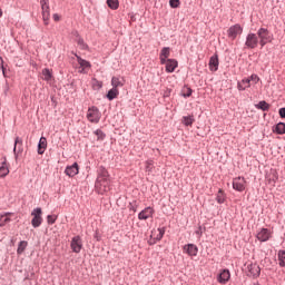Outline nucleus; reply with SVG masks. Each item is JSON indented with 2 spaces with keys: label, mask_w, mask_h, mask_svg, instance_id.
Segmentation results:
<instances>
[{
  "label": "nucleus",
  "mask_w": 285,
  "mask_h": 285,
  "mask_svg": "<svg viewBox=\"0 0 285 285\" xmlns=\"http://www.w3.org/2000/svg\"><path fill=\"white\" fill-rule=\"evenodd\" d=\"M95 186L97 193L100 195L110 191V174H108V170L105 167L99 168Z\"/></svg>",
  "instance_id": "f257e3e1"
},
{
  "label": "nucleus",
  "mask_w": 285,
  "mask_h": 285,
  "mask_svg": "<svg viewBox=\"0 0 285 285\" xmlns=\"http://www.w3.org/2000/svg\"><path fill=\"white\" fill-rule=\"evenodd\" d=\"M256 36L258 37L261 48H264L266 43H273V33H271V31H268L266 28L258 29Z\"/></svg>",
  "instance_id": "f03ea898"
},
{
  "label": "nucleus",
  "mask_w": 285,
  "mask_h": 285,
  "mask_svg": "<svg viewBox=\"0 0 285 285\" xmlns=\"http://www.w3.org/2000/svg\"><path fill=\"white\" fill-rule=\"evenodd\" d=\"M41 215H43V212L41 210V207H37L31 212V226H33V228H39V226H41V224L43 223V217H41Z\"/></svg>",
  "instance_id": "7ed1b4c3"
},
{
  "label": "nucleus",
  "mask_w": 285,
  "mask_h": 285,
  "mask_svg": "<svg viewBox=\"0 0 285 285\" xmlns=\"http://www.w3.org/2000/svg\"><path fill=\"white\" fill-rule=\"evenodd\" d=\"M87 119L91 124H99V119H101V114L99 112V109L96 107H91L87 111Z\"/></svg>",
  "instance_id": "20e7f679"
},
{
  "label": "nucleus",
  "mask_w": 285,
  "mask_h": 285,
  "mask_svg": "<svg viewBox=\"0 0 285 285\" xmlns=\"http://www.w3.org/2000/svg\"><path fill=\"white\" fill-rule=\"evenodd\" d=\"M246 48H250L254 50V48H257L259 46V38L257 33H248L245 41Z\"/></svg>",
  "instance_id": "39448f33"
},
{
  "label": "nucleus",
  "mask_w": 285,
  "mask_h": 285,
  "mask_svg": "<svg viewBox=\"0 0 285 285\" xmlns=\"http://www.w3.org/2000/svg\"><path fill=\"white\" fill-rule=\"evenodd\" d=\"M273 237V230L268 228H261L256 234L258 242H268Z\"/></svg>",
  "instance_id": "423d86ee"
},
{
  "label": "nucleus",
  "mask_w": 285,
  "mask_h": 285,
  "mask_svg": "<svg viewBox=\"0 0 285 285\" xmlns=\"http://www.w3.org/2000/svg\"><path fill=\"white\" fill-rule=\"evenodd\" d=\"M244 32V29L242 28L240 24H234L227 30V37L235 41L237 39L238 35H242Z\"/></svg>",
  "instance_id": "0eeeda50"
},
{
  "label": "nucleus",
  "mask_w": 285,
  "mask_h": 285,
  "mask_svg": "<svg viewBox=\"0 0 285 285\" xmlns=\"http://www.w3.org/2000/svg\"><path fill=\"white\" fill-rule=\"evenodd\" d=\"M233 188L238 193H244V190H246V179L244 177L234 178Z\"/></svg>",
  "instance_id": "6e6552de"
},
{
  "label": "nucleus",
  "mask_w": 285,
  "mask_h": 285,
  "mask_svg": "<svg viewBox=\"0 0 285 285\" xmlns=\"http://www.w3.org/2000/svg\"><path fill=\"white\" fill-rule=\"evenodd\" d=\"M70 248L73 253H81V249L83 248V242L81 240V236H75L71 239Z\"/></svg>",
  "instance_id": "1a4fd4ad"
},
{
  "label": "nucleus",
  "mask_w": 285,
  "mask_h": 285,
  "mask_svg": "<svg viewBox=\"0 0 285 285\" xmlns=\"http://www.w3.org/2000/svg\"><path fill=\"white\" fill-rule=\"evenodd\" d=\"M166 234V228H158V229H154L151 230V239L150 244H156L157 242H161L164 235Z\"/></svg>",
  "instance_id": "9d476101"
},
{
  "label": "nucleus",
  "mask_w": 285,
  "mask_h": 285,
  "mask_svg": "<svg viewBox=\"0 0 285 285\" xmlns=\"http://www.w3.org/2000/svg\"><path fill=\"white\" fill-rule=\"evenodd\" d=\"M246 273L249 277H259L262 269L259 268V265L250 263L246 267Z\"/></svg>",
  "instance_id": "9b49d317"
},
{
  "label": "nucleus",
  "mask_w": 285,
  "mask_h": 285,
  "mask_svg": "<svg viewBox=\"0 0 285 285\" xmlns=\"http://www.w3.org/2000/svg\"><path fill=\"white\" fill-rule=\"evenodd\" d=\"M184 253H187L189 257H197V253H199V248L195 244H187L183 247Z\"/></svg>",
  "instance_id": "f8f14e48"
},
{
  "label": "nucleus",
  "mask_w": 285,
  "mask_h": 285,
  "mask_svg": "<svg viewBox=\"0 0 285 285\" xmlns=\"http://www.w3.org/2000/svg\"><path fill=\"white\" fill-rule=\"evenodd\" d=\"M153 215H155V209H153V207H146L138 214V219L140 220L150 219Z\"/></svg>",
  "instance_id": "ddd939ff"
},
{
  "label": "nucleus",
  "mask_w": 285,
  "mask_h": 285,
  "mask_svg": "<svg viewBox=\"0 0 285 285\" xmlns=\"http://www.w3.org/2000/svg\"><path fill=\"white\" fill-rule=\"evenodd\" d=\"M77 61L81 68V70L79 72H81L82 75H86L88 73V71L90 70L91 68V65L89 61L87 60H83L81 57H77Z\"/></svg>",
  "instance_id": "4468645a"
},
{
  "label": "nucleus",
  "mask_w": 285,
  "mask_h": 285,
  "mask_svg": "<svg viewBox=\"0 0 285 285\" xmlns=\"http://www.w3.org/2000/svg\"><path fill=\"white\" fill-rule=\"evenodd\" d=\"M65 174L68 177H75L76 175H79V164L73 163L71 166H67Z\"/></svg>",
  "instance_id": "2eb2a0df"
},
{
  "label": "nucleus",
  "mask_w": 285,
  "mask_h": 285,
  "mask_svg": "<svg viewBox=\"0 0 285 285\" xmlns=\"http://www.w3.org/2000/svg\"><path fill=\"white\" fill-rule=\"evenodd\" d=\"M13 153H14L16 159L19 153H23V139H21L20 137H16L14 139Z\"/></svg>",
  "instance_id": "dca6fc26"
},
{
  "label": "nucleus",
  "mask_w": 285,
  "mask_h": 285,
  "mask_svg": "<svg viewBox=\"0 0 285 285\" xmlns=\"http://www.w3.org/2000/svg\"><path fill=\"white\" fill-rule=\"evenodd\" d=\"M219 68V58L217 56H212L209 59V70L212 72H217Z\"/></svg>",
  "instance_id": "f3484780"
},
{
  "label": "nucleus",
  "mask_w": 285,
  "mask_h": 285,
  "mask_svg": "<svg viewBox=\"0 0 285 285\" xmlns=\"http://www.w3.org/2000/svg\"><path fill=\"white\" fill-rule=\"evenodd\" d=\"M168 57H170V49L168 47H164L160 51L159 59L160 63L164 66L166 61H168Z\"/></svg>",
  "instance_id": "a211bd4d"
},
{
  "label": "nucleus",
  "mask_w": 285,
  "mask_h": 285,
  "mask_svg": "<svg viewBox=\"0 0 285 285\" xmlns=\"http://www.w3.org/2000/svg\"><path fill=\"white\" fill-rule=\"evenodd\" d=\"M48 148V140L46 137H41L38 144V155H43Z\"/></svg>",
  "instance_id": "6ab92c4d"
},
{
  "label": "nucleus",
  "mask_w": 285,
  "mask_h": 285,
  "mask_svg": "<svg viewBox=\"0 0 285 285\" xmlns=\"http://www.w3.org/2000/svg\"><path fill=\"white\" fill-rule=\"evenodd\" d=\"M165 65H166V72H175V69L178 66L177 60L175 59H167Z\"/></svg>",
  "instance_id": "aec40b11"
},
{
  "label": "nucleus",
  "mask_w": 285,
  "mask_h": 285,
  "mask_svg": "<svg viewBox=\"0 0 285 285\" xmlns=\"http://www.w3.org/2000/svg\"><path fill=\"white\" fill-rule=\"evenodd\" d=\"M250 86H253V83H250V79H248V78H244L243 80L238 81V83H237V88L240 91H244L247 88H250Z\"/></svg>",
  "instance_id": "412c9836"
},
{
  "label": "nucleus",
  "mask_w": 285,
  "mask_h": 285,
  "mask_svg": "<svg viewBox=\"0 0 285 285\" xmlns=\"http://www.w3.org/2000/svg\"><path fill=\"white\" fill-rule=\"evenodd\" d=\"M230 279V272L228 269H224L219 276H218V282L219 284H226Z\"/></svg>",
  "instance_id": "4be33fe9"
},
{
  "label": "nucleus",
  "mask_w": 285,
  "mask_h": 285,
  "mask_svg": "<svg viewBox=\"0 0 285 285\" xmlns=\"http://www.w3.org/2000/svg\"><path fill=\"white\" fill-rule=\"evenodd\" d=\"M124 83H126V80H124V78H119V77H112L111 78V86L112 88H124Z\"/></svg>",
  "instance_id": "5701e85b"
},
{
  "label": "nucleus",
  "mask_w": 285,
  "mask_h": 285,
  "mask_svg": "<svg viewBox=\"0 0 285 285\" xmlns=\"http://www.w3.org/2000/svg\"><path fill=\"white\" fill-rule=\"evenodd\" d=\"M42 8V19L45 22V26H48L49 21H50V7L47 6V8L41 7Z\"/></svg>",
  "instance_id": "b1692460"
},
{
  "label": "nucleus",
  "mask_w": 285,
  "mask_h": 285,
  "mask_svg": "<svg viewBox=\"0 0 285 285\" xmlns=\"http://www.w3.org/2000/svg\"><path fill=\"white\" fill-rule=\"evenodd\" d=\"M12 213L0 214V227L10 224V216Z\"/></svg>",
  "instance_id": "393cba45"
},
{
  "label": "nucleus",
  "mask_w": 285,
  "mask_h": 285,
  "mask_svg": "<svg viewBox=\"0 0 285 285\" xmlns=\"http://www.w3.org/2000/svg\"><path fill=\"white\" fill-rule=\"evenodd\" d=\"M117 97H119V89L111 88L107 94V99H109V101L117 99Z\"/></svg>",
  "instance_id": "a878e982"
},
{
  "label": "nucleus",
  "mask_w": 285,
  "mask_h": 285,
  "mask_svg": "<svg viewBox=\"0 0 285 285\" xmlns=\"http://www.w3.org/2000/svg\"><path fill=\"white\" fill-rule=\"evenodd\" d=\"M42 79L45 81H50L52 79V71H50L48 68L42 69Z\"/></svg>",
  "instance_id": "bb28decb"
},
{
  "label": "nucleus",
  "mask_w": 285,
  "mask_h": 285,
  "mask_svg": "<svg viewBox=\"0 0 285 285\" xmlns=\"http://www.w3.org/2000/svg\"><path fill=\"white\" fill-rule=\"evenodd\" d=\"M274 132H276L277 135H285V124L278 122L274 129Z\"/></svg>",
  "instance_id": "cd10ccee"
},
{
  "label": "nucleus",
  "mask_w": 285,
  "mask_h": 285,
  "mask_svg": "<svg viewBox=\"0 0 285 285\" xmlns=\"http://www.w3.org/2000/svg\"><path fill=\"white\" fill-rule=\"evenodd\" d=\"M91 87H92L94 90H101V88H104V82L94 78L91 80Z\"/></svg>",
  "instance_id": "c85d7f7f"
},
{
  "label": "nucleus",
  "mask_w": 285,
  "mask_h": 285,
  "mask_svg": "<svg viewBox=\"0 0 285 285\" xmlns=\"http://www.w3.org/2000/svg\"><path fill=\"white\" fill-rule=\"evenodd\" d=\"M107 6L111 10H118L119 9V0H107Z\"/></svg>",
  "instance_id": "c756f323"
},
{
  "label": "nucleus",
  "mask_w": 285,
  "mask_h": 285,
  "mask_svg": "<svg viewBox=\"0 0 285 285\" xmlns=\"http://www.w3.org/2000/svg\"><path fill=\"white\" fill-rule=\"evenodd\" d=\"M26 248H28V242L26 240L20 242L17 249L18 255H22Z\"/></svg>",
  "instance_id": "7c9ffc66"
},
{
  "label": "nucleus",
  "mask_w": 285,
  "mask_h": 285,
  "mask_svg": "<svg viewBox=\"0 0 285 285\" xmlns=\"http://www.w3.org/2000/svg\"><path fill=\"white\" fill-rule=\"evenodd\" d=\"M183 124L185 126H193V124H195V118L193 116H184Z\"/></svg>",
  "instance_id": "2f4dec72"
},
{
  "label": "nucleus",
  "mask_w": 285,
  "mask_h": 285,
  "mask_svg": "<svg viewBox=\"0 0 285 285\" xmlns=\"http://www.w3.org/2000/svg\"><path fill=\"white\" fill-rule=\"evenodd\" d=\"M256 108H258V110H269L271 109V105H268V102L266 101H259V104L256 105Z\"/></svg>",
  "instance_id": "473e14b6"
},
{
  "label": "nucleus",
  "mask_w": 285,
  "mask_h": 285,
  "mask_svg": "<svg viewBox=\"0 0 285 285\" xmlns=\"http://www.w3.org/2000/svg\"><path fill=\"white\" fill-rule=\"evenodd\" d=\"M216 200L218 204H224V202H226V195L224 194V190H222V189L218 190Z\"/></svg>",
  "instance_id": "72a5a7b5"
},
{
  "label": "nucleus",
  "mask_w": 285,
  "mask_h": 285,
  "mask_svg": "<svg viewBox=\"0 0 285 285\" xmlns=\"http://www.w3.org/2000/svg\"><path fill=\"white\" fill-rule=\"evenodd\" d=\"M10 173V169H8V166L6 163L0 167V177H7Z\"/></svg>",
  "instance_id": "f704fd0d"
},
{
  "label": "nucleus",
  "mask_w": 285,
  "mask_h": 285,
  "mask_svg": "<svg viewBox=\"0 0 285 285\" xmlns=\"http://www.w3.org/2000/svg\"><path fill=\"white\" fill-rule=\"evenodd\" d=\"M278 264L282 267L285 266V250H279L278 252Z\"/></svg>",
  "instance_id": "c9c22d12"
},
{
  "label": "nucleus",
  "mask_w": 285,
  "mask_h": 285,
  "mask_svg": "<svg viewBox=\"0 0 285 285\" xmlns=\"http://www.w3.org/2000/svg\"><path fill=\"white\" fill-rule=\"evenodd\" d=\"M181 95L183 97H190V95H193V89H190L189 87H184L181 89Z\"/></svg>",
  "instance_id": "e433bc0d"
},
{
  "label": "nucleus",
  "mask_w": 285,
  "mask_h": 285,
  "mask_svg": "<svg viewBox=\"0 0 285 285\" xmlns=\"http://www.w3.org/2000/svg\"><path fill=\"white\" fill-rule=\"evenodd\" d=\"M95 135L97 136L98 141H104V139L106 138V134H104V131H101L100 129H97L95 131Z\"/></svg>",
  "instance_id": "4c0bfd02"
},
{
  "label": "nucleus",
  "mask_w": 285,
  "mask_h": 285,
  "mask_svg": "<svg viewBox=\"0 0 285 285\" xmlns=\"http://www.w3.org/2000/svg\"><path fill=\"white\" fill-rule=\"evenodd\" d=\"M247 79H249V82L252 83V86H253V83L254 85H257V83H259V76L258 75H252L249 78H247Z\"/></svg>",
  "instance_id": "58836bf2"
},
{
  "label": "nucleus",
  "mask_w": 285,
  "mask_h": 285,
  "mask_svg": "<svg viewBox=\"0 0 285 285\" xmlns=\"http://www.w3.org/2000/svg\"><path fill=\"white\" fill-rule=\"evenodd\" d=\"M153 168H155V165H154L153 160H147L146 161V170L148 173H153Z\"/></svg>",
  "instance_id": "ea45409f"
},
{
  "label": "nucleus",
  "mask_w": 285,
  "mask_h": 285,
  "mask_svg": "<svg viewBox=\"0 0 285 285\" xmlns=\"http://www.w3.org/2000/svg\"><path fill=\"white\" fill-rule=\"evenodd\" d=\"M170 8H179L180 2L179 0H169Z\"/></svg>",
  "instance_id": "a19ab883"
},
{
  "label": "nucleus",
  "mask_w": 285,
  "mask_h": 285,
  "mask_svg": "<svg viewBox=\"0 0 285 285\" xmlns=\"http://www.w3.org/2000/svg\"><path fill=\"white\" fill-rule=\"evenodd\" d=\"M48 224H55L57 222V216L49 215L47 216Z\"/></svg>",
  "instance_id": "79ce46f5"
},
{
  "label": "nucleus",
  "mask_w": 285,
  "mask_h": 285,
  "mask_svg": "<svg viewBox=\"0 0 285 285\" xmlns=\"http://www.w3.org/2000/svg\"><path fill=\"white\" fill-rule=\"evenodd\" d=\"M0 68L3 72V75H6V68L3 67V58L0 57Z\"/></svg>",
  "instance_id": "37998d69"
},
{
  "label": "nucleus",
  "mask_w": 285,
  "mask_h": 285,
  "mask_svg": "<svg viewBox=\"0 0 285 285\" xmlns=\"http://www.w3.org/2000/svg\"><path fill=\"white\" fill-rule=\"evenodd\" d=\"M278 114H279V117H282V119H285V108H281Z\"/></svg>",
  "instance_id": "c03bdc74"
},
{
  "label": "nucleus",
  "mask_w": 285,
  "mask_h": 285,
  "mask_svg": "<svg viewBox=\"0 0 285 285\" xmlns=\"http://www.w3.org/2000/svg\"><path fill=\"white\" fill-rule=\"evenodd\" d=\"M41 8H47L48 6V0H40Z\"/></svg>",
  "instance_id": "a18cd8bd"
},
{
  "label": "nucleus",
  "mask_w": 285,
  "mask_h": 285,
  "mask_svg": "<svg viewBox=\"0 0 285 285\" xmlns=\"http://www.w3.org/2000/svg\"><path fill=\"white\" fill-rule=\"evenodd\" d=\"M52 18H53V21H60L61 19V17L58 13H55Z\"/></svg>",
  "instance_id": "49530a36"
},
{
  "label": "nucleus",
  "mask_w": 285,
  "mask_h": 285,
  "mask_svg": "<svg viewBox=\"0 0 285 285\" xmlns=\"http://www.w3.org/2000/svg\"><path fill=\"white\" fill-rule=\"evenodd\" d=\"M130 210H134V213H137V209L135 207H130Z\"/></svg>",
  "instance_id": "de8ad7c7"
},
{
  "label": "nucleus",
  "mask_w": 285,
  "mask_h": 285,
  "mask_svg": "<svg viewBox=\"0 0 285 285\" xmlns=\"http://www.w3.org/2000/svg\"><path fill=\"white\" fill-rule=\"evenodd\" d=\"M196 234L199 235V237H202V232L197 230Z\"/></svg>",
  "instance_id": "09e8293b"
},
{
  "label": "nucleus",
  "mask_w": 285,
  "mask_h": 285,
  "mask_svg": "<svg viewBox=\"0 0 285 285\" xmlns=\"http://www.w3.org/2000/svg\"><path fill=\"white\" fill-rule=\"evenodd\" d=\"M0 17H3V11L0 9Z\"/></svg>",
  "instance_id": "8fccbe9b"
},
{
  "label": "nucleus",
  "mask_w": 285,
  "mask_h": 285,
  "mask_svg": "<svg viewBox=\"0 0 285 285\" xmlns=\"http://www.w3.org/2000/svg\"><path fill=\"white\" fill-rule=\"evenodd\" d=\"M79 43H83V40H79Z\"/></svg>",
  "instance_id": "3c124183"
}]
</instances>
